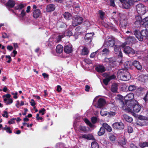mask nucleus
<instances>
[{
    "instance_id": "nucleus-1",
    "label": "nucleus",
    "mask_w": 148,
    "mask_h": 148,
    "mask_svg": "<svg viewBox=\"0 0 148 148\" xmlns=\"http://www.w3.org/2000/svg\"><path fill=\"white\" fill-rule=\"evenodd\" d=\"M135 101L136 103L134 105L132 103H131V101H127L126 104H123V105L122 106L123 109L128 112L132 113L133 115H134L135 114L134 112H138L141 108L140 106L136 104L137 102L136 101Z\"/></svg>"
},
{
    "instance_id": "nucleus-2",
    "label": "nucleus",
    "mask_w": 148,
    "mask_h": 148,
    "mask_svg": "<svg viewBox=\"0 0 148 148\" xmlns=\"http://www.w3.org/2000/svg\"><path fill=\"white\" fill-rule=\"evenodd\" d=\"M117 77L120 80L127 81L131 78L130 73L126 70L121 69L118 71L117 74Z\"/></svg>"
},
{
    "instance_id": "nucleus-3",
    "label": "nucleus",
    "mask_w": 148,
    "mask_h": 148,
    "mask_svg": "<svg viewBox=\"0 0 148 148\" xmlns=\"http://www.w3.org/2000/svg\"><path fill=\"white\" fill-rule=\"evenodd\" d=\"M115 43V41L114 38L108 36L105 40L103 46L108 47H112L114 46Z\"/></svg>"
},
{
    "instance_id": "nucleus-4",
    "label": "nucleus",
    "mask_w": 148,
    "mask_h": 148,
    "mask_svg": "<svg viewBox=\"0 0 148 148\" xmlns=\"http://www.w3.org/2000/svg\"><path fill=\"white\" fill-rule=\"evenodd\" d=\"M136 10L138 14L141 15H144L146 12L145 6L141 3L136 5Z\"/></svg>"
},
{
    "instance_id": "nucleus-5",
    "label": "nucleus",
    "mask_w": 148,
    "mask_h": 148,
    "mask_svg": "<svg viewBox=\"0 0 148 148\" xmlns=\"http://www.w3.org/2000/svg\"><path fill=\"white\" fill-rule=\"evenodd\" d=\"M120 23L121 27L125 29L127 24V19L125 15L121 14L120 15Z\"/></svg>"
},
{
    "instance_id": "nucleus-6",
    "label": "nucleus",
    "mask_w": 148,
    "mask_h": 148,
    "mask_svg": "<svg viewBox=\"0 0 148 148\" xmlns=\"http://www.w3.org/2000/svg\"><path fill=\"white\" fill-rule=\"evenodd\" d=\"M135 22L134 24L135 27L137 28L140 27L143 24V20L141 17L139 15H136L134 19Z\"/></svg>"
},
{
    "instance_id": "nucleus-7",
    "label": "nucleus",
    "mask_w": 148,
    "mask_h": 148,
    "mask_svg": "<svg viewBox=\"0 0 148 148\" xmlns=\"http://www.w3.org/2000/svg\"><path fill=\"white\" fill-rule=\"evenodd\" d=\"M83 19L81 17L77 16L73 18L72 24L74 26H76L80 24L82 22Z\"/></svg>"
},
{
    "instance_id": "nucleus-8",
    "label": "nucleus",
    "mask_w": 148,
    "mask_h": 148,
    "mask_svg": "<svg viewBox=\"0 0 148 148\" xmlns=\"http://www.w3.org/2000/svg\"><path fill=\"white\" fill-rule=\"evenodd\" d=\"M112 126L114 129L120 130L123 129L124 127L123 124L120 122H115L112 125Z\"/></svg>"
},
{
    "instance_id": "nucleus-9",
    "label": "nucleus",
    "mask_w": 148,
    "mask_h": 148,
    "mask_svg": "<svg viewBox=\"0 0 148 148\" xmlns=\"http://www.w3.org/2000/svg\"><path fill=\"white\" fill-rule=\"evenodd\" d=\"M72 35V32L71 31L69 30H66L63 34L59 35L58 38V41H60L61 39L65 36H70Z\"/></svg>"
},
{
    "instance_id": "nucleus-10",
    "label": "nucleus",
    "mask_w": 148,
    "mask_h": 148,
    "mask_svg": "<svg viewBox=\"0 0 148 148\" xmlns=\"http://www.w3.org/2000/svg\"><path fill=\"white\" fill-rule=\"evenodd\" d=\"M121 46L119 45H115L114 47V52L116 54H118V56L120 57L122 56V54L121 51Z\"/></svg>"
},
{
    "instance_id": "nucleus-11",
    "label": "nucleus",
    "mask_w": 148,
    "mask_h": 148,
    "mask_svg": "<svg viewBox=\"0 0 148 148\" xmlns=\"http://www.w3.org/2000/svg\"><path fill=\"white\" fill-rule=\"evenodd\" d=\"M133 3L132 0H128L122 4L123 7L125 9H129L131 5H133Z\"/></svg>"
},
{
    "instance_id": "nucleus-12",
    "label": "nucleus",
    "mask_w": 148,
    "mask_h": 148,
    "mask_svg": "<svg viewBox=\"0 0 148 148\" xmlns=\"http://www.w3.org/2000/svg\"><path fill=\"white\" fill-rule=\"evenodd\" d=\"M106 103L105 100L103 98H100L98 101L97 103V108H101L104 106Z\"/></svg>"
},
{
    "instance_id": "nucleus-13",
    "label": "nucleus",
    "mask_w": 148,
    "mask_h": 148,
    "mask_svg": "<svg viewBox=\"0 0 148 148\" xmlns=\"http://www.w3.org/2000/svg\"><path fill=\"white\" fill-rule=\"evenodd\" d=\"M124 52L127 54H134L135 53L134 50L129 47H125L124 49Z\"/></svg>"
},
{
    "instance_id": "nucleus-14",
    "label": "nucleus",
    "mask_w": 148,
    "mask_h": 148,
    "mask_svg": "<svg viewBox=\"0 0 148 148\" xmlns=\"http://www.w3.org/2000/svg\"><path fill=\"white\" fill-rule=\"evenodd\" d=\"M116 77L115 75H112L108 76L107 77L103 79V82L105 85H108V82L111 80L115 79Z\"/></svg>"
},
{
    "instance_id": "nucleus-15",
    "label": "nucleus",
    "mask_w": 148,
    "mask_h": 148,
    "mask_svg": "<svg viewBox=\"0 0 148 148\" xmlns=\"http://www.w3.org/2000/svg\"><path fill=\"white\" fill-rule=\"evenodd\" d=\"M73 49L71 45H67L64 46V51L65 53H71Z\"/></svg>"
},
{
    "instance_id": "nucleus-16",
    "label": "nucleus",
    "mask_w": 148,
    "mask_h": 148,
    "mask_svg": "<svg viewBox=\"0 0 148 148\" xmlns=\"http://www.w3.org/2000/svg\"><path fill=\"white\" fill-rule=\"evenodd\" d=\"M134 94L132 93H130L127 95H126V97L128 98L129 99H128V100L127 101H125V103H124L123 101H122L121 102L123 103V104H126V102L128 101H131V103H132V101H130V100L134 98Z\"/></svg>"
},
{
    "instance_id": "nucleus-17",
    "label": "nucleus",
    "mask_w": 148,
    "mask_h": 148,
    "mask_svg": "<svg viewBox=\"0 0 148 148\" xmlns=\"http://www.w3.org/2000/svg\"><path fill=\"white\" fill-rule=\"evenodd\" d=\"M40 14L41 11L39 9H35L33 11V16L34 18H36L39 16Z\"/></svg>"
},
{
    "instance_id": "nucleus-18",
    "label": "nucleus",
    "mask_w": 148,
    "mask_h": 148,
    "mask_svg": "<svg viewBox=\"0 0 148 148\" xmlns=\"http://www.w3.org/2000/svg\"><path fill=\"white\" fill-rule=\"evenodd\" d=\"M132 64L138 70H140L142 68V66L140 64V63L137 61L135 60L134 61Z\"/></svg>"
},
{
    "instance_id": "nucleus-19",
    "label": "nucleus",
    "mask_w": 148,
    "mask_h": 148,
    "mask_svg": "<svg viewBox=\"0 0 148 148\" xmlns=\"http://www.w3.org/2000/svg\"><path fill=\"white\" fill-rule=\"evenodd\" d=\"M122 119L128 122H131L132 121V119L127 115L124 114L122 117Z\"/></svg>"
},
{
    "instance_id": "nucleus-20",
    "label": "nucleus",
    "mask_w": 148,
    "mask_h": 148,
    "mask_svg": "<svg viewBox=\"0 0 148 148\" xmlns=\"http://www.w3.org/2000/svg\"><path fill=\"white\" fill-rule=\"evenodd\" d=\"M55 8L54 5L53 4H49L47 5V10L48 12H50L54 10Z\"/></svg>"
},
{
    "instance_id": "nucleus-21",
    "label": "nucleus",
    "mask_w": 148,
    "mask_h": 148,
    "mask_svg": "<svg viewBox=\"0 0 148 148\" xmlns=\"http://www.w3.org/2000/svg\"><path fill=\"white\" fill-rule=\"evenodd\" d=\"M81 137L87 140H93L94 138L93 136L90 134H84L81 136Z\"/></svg>"
},
{
    "instance_id": "nucleus-22",
    "label": "nucleus",
    "mask_w": 148,
    "mask_h": 148,
    "mask_svg": "<svg viewBox=\"0 0 148 148\" xmlns=\"http://www.w3.org/2000/svg\"><path fill=\"white\" fill-rule=\"evenodd\" d=\"M96 70L99 72L102 73L105 71L104 67L102 66H99L96 68Z\"/></svg>"
},
{
    "instance_id": "nucleus-23",
    "label": "nucleus",
    "mask_w": 148,
    "mask_h": 148,
    "mask_svg": "<svg viewBox=\"0 0 148 148\" xmlns=\"http://www.w3.org/2000/svg\"><path fill=\"white\" fill-rule=\"evenodd\" d=\"M93 35V34L92 33L87 34L85 36V40H86L87 41H89V42H91Z\"/></svg>"
},
{
    "instance_id": "nucleus-24",
    "label": "nucleus",
    "mask_w": 148,
    "mask_h": 148,
    "mask_svg": "<svg viewBox=\"0 0 148 148\" xmlns=\"http://www.w3.org/2000/svg\"><path fill=\"white\" fill-rule=\"evenodd\" d=\"M63 51V47L60 45H58L56 47V52L57 53H60Z\"/></svg>"
},
{
    "instance_id": "nucleus-25",
    "label": "nucleus",
    "mask_w": 148,
    "mask_h": 148,
    "mask_svg": "<svg viewBox=\"0 0 148 148\" xmlns=\"http://www.w3.org/2000/svg\"><path fill=\"white\" fill-rule=\"evenodd\" d=\"M118 85L116 84H113L112 85L111 90L114 92H116L117 91Z\"/></svg>"
},
{
    "instance_id": "nucleus-26",
    "label": "nucleus",
    "mask_w": 148,
    "mask_h": 148,
    "mask_svg": "<svg viewBox=\"0 0 148 148\" xmlns=\"http://www.w3.org/2000/svg\"><path fill=\"white\" fill-rule=\"evenodd\" d=\"M103 127L104 128L108 131L110 132L112 130V128L106 123H104L103 124Z\"/></svg>"
},
{
    "instance_id": "nucleus-27",
    "label": "nucleus",
    "mask_w": 148,
    "mask_h": 148,
    "mask_svg": "<svg viewBox=\"0 0 148 148\" xmlns=\"http://www.w3.org/2000/svg\"><path fill=\"white\" fill-rule=\"evenodd\" d=\"M142 25L145 26V28L148 29V17H147L143 20Z\"/></svg>"
},
{
    "instance_id": "nucleus-28",
    "label": "nucleus",
    "mask_w": 148,
    "mask_h": 148,
    "mask_svg": "<svg viewBox=\"0 0 148 148\" xmlns=\"http://www.w3.org/2000/svg\"><path fill=\"white\" fill-rule=\"evenodd\" d=\"M148 76L142 75L139 77V79L142 82H145L148 79Z\"/></svg>"
},
{
    "instance_id": "nucleus-29",
    "label": "nucleus",
    "mask_w": 148,
    "mask_h": 148,
    "mask_svg": "<svg viewBox=\"0 0 148 148\" xmlns=\"http://www.w3.org/2000/svg\"><path fill=\"white\" fill-rule=\"evenodd\" d=\"M127 140L125 138H123L119 140L118 142L119 144L122 146L126 145L127 143Z\"/></svg>"
},
{
    "instance_id": "nucleus-30",
    "label": "nucleus",
    "mask_w": 148,
    "mask_h": 148,
    "mask_svg": "<svg viewBox=\"0 0 148 148\" xmlns=\"http://www.w3.org/2000/svg\"><path fill=\"white\" fill-rule=\"evenodd\" d=\"M4 101L6 105H8L12 103L13 100L12 99L4 98Z\"/></svg>"
},
{
    "instance_id": "nucleus-31",
    "label": "nucleus",
    "mask_w": 148,
    "mask_h": 148,
    "mask_svg": "<svg viewBox=\"0 0 148 148\" xmlns=\"http://www.w3.org/2000/svg\"><path fill=\"white\" fill-rule=\"evenodd\" d=\"M64 18L67 20H69L71 18V14L68 12H65L64 14Z\"/></svg>"
},
{
    "instance_id": "nucleus-32",
    "label": "nucleus",
    "mask_w": 148,
    "mask_h": 148,
    "mask_svg": "<svg viewBox=\"0 0 148 148\" xmlns=\"http://www.w3.org/2000/svg\"><path fill=\"white\" fill-rule=\"evenodd\" d=\"M15 4L14 1L12 0L9 1L7 3V5L11 8L13 7Z\"/></svg>"
},
{
    "instance_id": "nucleus-33",
    "label": "nucleus",
    "mask_w": 148,
    "mask_h": 148,
    "mask_svg": "<svg viewBox=\"0 0 148 148\" xmlns=\"http://www.w3.org/2000/svg\"><path fill=\"white\" fill-rule=\"evenodd\" d=\"M139 146L141 148L148 147V142L140 143L139 144Z\"/></svg>"
},
{
    "instance_id": "nucleus-34",
    "label": "nucleus",
    "mask_w": 148,
    "mask_h": 148,
    "mask_svg": "<svg viewBox=\"0 0 148 148\" xmlns=\"http://www.w3.org/2000/svg\"><path fill=\"white\" fill-rule=\"evenodd\" d=\"M105 129L103 127L100 128L99 131L98 132V135L99 136L103 135L105 133Z\"/></svg>"
},
{
    "instance_id": "nucleus-35",
    "label": "nucleus",
    "mask_w": 148,
    "mask_h": 148,
    "mask_svg": "<svg viewBox=\"0 0 148 148\" xmlns=\"http://www.w3.org/2000/svg\"><path fill=\"white\" fill-rule=\"evenodd\" d=\"M25 7V5L23 4H19L17 5L15 7V9L18 10H21L22 9Z\"/></svg>"
},
{
    "instance_id": "nucleus-36",
    "label": "nucleus",
    "mask_w": 148,
    "mask_h": 148,
    "mask_svg": "<svg viewBox=\"0 0 148 148\" xmlns=\"http://www.w3.org/2000/svg\"><path fill=\"white\" fill-rule=\"evenodd\" d=\"M92 148H99V146L97 143L93 141L91 143Z\"/></svg>"
},
{
    "instance_id": "nucleus-37",
    "label": "nucleus",
    "mask_w": 148,
    "mask_h": 148,
    "mask_svg": "<svg viewBox=\"0 0 148 148\" xmlns=\"http://www.w3.org/2000/svg\"><path fill=\"white\" fill-rule=\"evenodd\" d=\"M88 49L86 47H84L83 48L82 54L83 55H86L88 54Z\"/></svg>"
},
{
    "instance_id": "nucleus-38",
    "label": "nucleus",
    "mask_w": 148,
    "mask_h": 148,
    "mask_svg": "<svg viewBox=\"0 0 148 148\" xmlns=\"http://www.w3.org/2000/svg\"><path fill=\"white\" fill-rule=\"evenodd\" d=\"M100 113L101 115L103 116L107 115L109 114L108 112L104 111L103 109L101 110Z\"/></svg>"
},
{
    "instance_id": "nucleus-39",
    "label": "nucleus",
    "mask_w": 148,
    "mask_h": 148,
    "mask_svg": "<svg viewBox=\"0 0 148 148\" xmlns=\"http://www.w3.org/2000/svg\"><path fill=\"white\" fill-rule=\"evenodd\" d=\"M136 87L134 85H130L128 87V90L130 91H132L135 90Z\"/></svg>"
},
{
    "instance_id": "nucleus-40",
    "label": "nucleus",
    "mask_w": 148,
    "mask_h": 148,
    "mask_svg": "<svg viewBox=\"0 0 148 148\" xmlns=\"http://www.w3.org/2000/svg\"><path fill=\"white\" fill-rule=\"evenodd\" d=\"M2 129L6 131V132L9 133L10 134L12 132V131L10 130V127H7L6 125H5V127L2 128Z\"/></svg>"
},
{
    "instance_id": "nucleus-41",
    "label": "nucleus",
    "mask_w": 148,
    "mask_h": 148,
    "mask_svg": "<svg viewBox=\"0 0 148 148\" xmlns=\"http://www.w3.org/2000/svg\"><path fill=\"white\" fill-rule=\"evenodd\" d=\"M103 55H108L110 52L109 50L107 48H104L102 50Z\"/></svg>"
},
{
    "instance_id": "nucleus-42",
    "label": "nucleus",
    "mask_w": 148,
    "mask_h": 148,
    "mask_svg": "<svg viewBox=\"0 0 148 148\" xmlns=\"http://www.w3.org/2000/svg\"><path fill=\"white\" fill-rule=\"evenodd\" d=\"M84 121L90 127H92L93 126V125L87 119H85Z\"/></svg>"
},
{
    "instance_id": "nucleus-43",
    "label": "nucleus",
    "mask_w": 148,
    "mask_h": 148,
    "mask_svg": "<svg viewBox=\"0 0 148 148\" xmlns=\"http://www.w3.org/2000/svg\"><path fill=\"white\" fill-rule=\"evenodd\" d=\"M99 13L100 14V18L103 20L104 18V15L105 14L101 10H99Z\"/></svg>"
},
{
    "instance_id": "nucleus-44",
    "label": "nucleus",
    "mask_w": 148,
    "mask_h": 148,
    "mask_svg": "<svg viewBox=\"0 0 148 148\" xmlns=\"http://www.w3.org/2000/svg\"><path fill=\"white\" fill-rule=\"evenodd\" d=\"M6 61L8 63H10L12 59L10 56H6Z\"/></svg>"
},
{
    "instance_id": "nucleus-45",
    "label": "nucleus",
    "mask_w": 148,
    "mask_h": 148,
    "mask_svg": "<svg viewBox=\"0 0 148 148\" xmlns=\"http://www.w3.org/2000/svg\"><path fill=\"white\" fill-rule=\"evenodd\" d=\"M79 129L81 132H85L86 130V129L84 126H80L79 127Z\"/></svg>"
},
{
    "instance_id": "nucleus-46",
    "label": "nucleus",
    "mask_w": 148,
    "mask_h": 148,
    "mask_svg": "<svg viewBox=\"0 0 148 148\" xmlns=\"http://www.w3.org/2000/svg\"><path fill=\"white\" fill-rule=\"evenodd\" d=\"M132 37H129L127 39L126 41L124 42L122 45L121 47H124L128 43V40H130L132 39Z\"/></svg>"
},
{
    "instance_id": "nucleus-47",
    "label": "nucleus",
    "mask_w": 148,
    "mask_h": 148,
    "mask_svg": "<svg viewBox=\"0 0 148 148\" xmlns=\"http://www.w3.org/2000/svg\"><path fill=\"white\" fill-rule=\"evenodd\" d=\"M109 139L111 141L113 142L115 141L116 137L114 136L113 135H111L110 136Z\"/></svg>"
},
{
    "instance_id": "nucleus-48",
    "label": "nucleus",
    "mask_w": 148,
    "mask_h": 148,
    "mask_svg": "<svg viewBox=\"0 0 148 148\" xmlns=\"http://www.w3.org/2000/svg\"><path fill=\"white\" fill-rule=\"evenodd\" d=\"M128 132L129 133H132L133 131V130L132 127L130 126H128L127 128Z\"/></svg>"
},
{
    "instance_id": "nucleus-49",
    "label": "nucleus",
    "mask_w": 148,
    "mask_h": 148,
    "mask_svg": "<svg viewBox=\"0 0 148 148\" xmlns=\"http://www.w3.org/2000/svg\"><path fill=\"white\" fill-rule=\"evenodd\" d=\"M8 112L5 111H3V113L2 114V116L3 117H5L6 118H8Z\"/></svg>"
},
{
    "instance_id": "nucleus-50",
    "label": "nucleus",
    "mask_w": 148,
    "mask_h": 148,
    "mask_svg": "<svg viewBox=\"0 0 148 148\" xmlns=\"http://www.w3.org/2000/svg\"><path fill=\"white\" fill-rule=\"evenodd\" d=\"M116 114L115 112H114L110 111L109 112L108 114V116L109 117H111L112 116H114Z\"/></svg>"
},
{
    "instance_id": "nucleus-51",
    "label": "nucleus",
    "mask_w": 148,
    "mask_h": 148,
    "mask_svg": "<svg viewBox=\"0 0 148 148\" xmlns=\"http://www.w3.org/2000/svg\"><path fill=\"white\" fill-rule=\"evenodd\" d=\"M30 103L31 105L33 107L35 106V105H36L35 101L33 99H32L30 101Z\"/></svg>"
},
{
    "instance_id": "nucleus-52",
    "label": "nucleus",
    "mask_w": 148,
    "mask_h": 148,
    "mask_svg": "<svg viewBox=\"0 0 148 148\" xmlns=\"http://www.w3.org/2000/svg\"><path fill=\"white\" fill-rule=\"evenodd\" d=\"M98 51H96L92 53L90 55V57L92 58H93L95 57L96 54L97 53Z\"/></svg>"
},
{
    "instance_id": "nucleus-53",
    "label": "nucleus",
    "mask_w": 148,
    "mask_h": 148,
    "mask_svg": "<svg viewBox=\"0 0 148 148\" xmlns=\"http://www.w3.org/2000/svg\"><path fill=\"white\" fill-rule=\"evenodd\" d=\"M85 62L88 64H90L92 63V61L89 59H86L84 60Z\"/></svg>"
},
{
    "instance_id": "nucleus-54",
    "label": "nucleus",
    "mask_w": 148,
    "mask_h": 148,
    "mask_svg": "<svg viewBox=\"0 0 148 148\" xmlns=\"http://www.w3.org/2000/svg\"><path fill=\"white\" fill-rule=\"evenodd\" d=\"M92 122L93 123H95L97 121V118L96 117H92L91 119Z\"/></svg>"
},
{
    "instance_id": "nucleus-55",
    "label": "nucleus",
    "mask_w": 148,
    "mask_h": 148,
    "mask_svg": "<svg viewBox=\"0 0 148 148\" xmlns=\"http://www.w3.org/2000/svg\"><path fill=\"white\" fill-rule=\"evenodd\" d=\"M45 110L43 108L39 110V113L40 114H41L42 115H43L45 114Z\"/></svg>"
},
{
    "instance_id": "nucleus-56",
    "label": "nucleus",
    "mask_w": 148,
    "mask_h": 148,
    "mask_svg": "<svg viewBox=\"0 0 148 148\" xmlns=\"http://www.w3.org/2000/svg\"><path fill=\"white\" fill-rule=\"evenodd\" d=\"M15 119H11L10 120L8 121V123L10 124L14 123H15L14 120Z\"/></svg>"
},
{
    "instance_id": "nucleus-57",
    "label": "nucleus",
    "mask_w": 148,
    "mask_h": 148,
    "mask_svg": "<svg viewBox=\"0 0 148 148\" xmlns=\"http://www.w3.org/2000/svg\"><path fill=\"white\" fill-rule=\"evenodd\" d=\"M130 146L131 148H138V147L135 145L133 143H130Z\"/></svg>"
},
{
    "instance_id": "nucleus-58",
    "label": "nucleus",
    "mask_w": 148,
    "mask_h": 148,
    "mask_svg": "<svg viewBox=\"0 0 148 148\" xmlns=\"http://www.w3.org/2000/svg\"><path fill=\"white\" fill-rule=\"evenodd\" d=\"M39 114H36V118L37 120H42V117H40L39 116Z\"/></svg>"
},
{
    "instance_id": "nucleus-59",
    "label": "nucleus",
    "mask_w": 148,
    "mask_h": 148,
    "mask_svg": "<svg viewBox=\"0 0 148 148\" xmlns=\"http://www.w3.org/2000/svg\"><path fill=\"white\" fill-rule=\"evenodd\" d=\"M25 14L26 13L25 12L24 10H22L21 14V16L22 17H23L25 15Z\"/></svg>"
},
{
    "instance_id": "nucleus-60",
    "label": "nucleus",
    "mask_w": 148,
    "mask_h": 148,
    "mask_svg": "<svg viewBox=\"0 0 148 148\" xmlns=\"http://www.w3.org/2000/svg\"><path fill=\"white\" fill-rule=\"evenodd\" d=\"M62 88L60 86L58 85L57 86V91L58 92H60L61 91Z\"/></svg>"
},
{
    "instance_id": "nucleus-61",
    "label": "nucleus",
    "mask_w": 148,
    "mask_h": 148,
    "mask_svg": "<svg viewBox=\"0 0 148 148\" xmlns=\"http://www.w3.org/2000/svg\"><path fill=\"white\" fill-rule=\"evenodd\" d=\"M110 5L111 6L114 7L115 5L114 3V0H110Z\"/></svg>"
},
{
    "instance_id": "nucleus-62",
    "label": "nucleus",
    "mask_w": 148,
    "mask_h": 148,
    "mask_svg": "<svg viewBox=\"0 0 148 148\" xmlns=\"http://www.w3.org/2000/svg\"><path fill=\"white\" fill-rule=\"evenodd\" d=\"M42 75L44 78H48L49 77V75L46 73H43L42 74Z\"/></svg>"
},
{
    "instance_id": "nucleus-63",
    "label": "nucleus",
    "mask_w": 148,
    "mask_h": 148,
    "mask_svg": "<svg viewBox=\"0 0 148 148\" xmlns=\"http://www.w3.org/2000/svg\"><path fill=\"white\" fill-rule=\"evenodd\" d=\"M90 88V87L88 85H86L85 86V90L86 91L88 92L89 91Z\"/></svg>"
},
{
    "instance_id": "nucleus-64",
    "label": "nucleus",
    "mask_w": 148,
    "mask_h": 148,
    "mask_svg": "<svg viewBox=\"0 0 148 148\" xmlns=\"http://www.w3.org/2000/svg\"><path fill=\"white\" fill-rule=\"evenodd\" d=\"M144 99L145 101H148V92L147 93L145 97L144 98Z\"/></svg>"
}]
</instances>
